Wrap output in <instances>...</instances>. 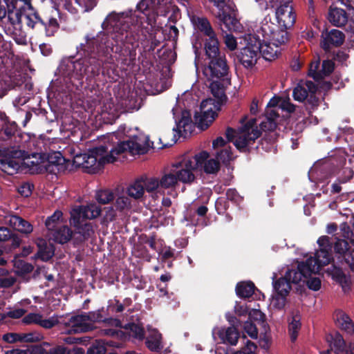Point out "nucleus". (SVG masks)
Here are the masks:
<instances>
[{"mask_svg": "<svg viewBox=\"0 0 354 354\" xmlns=\"http://www.w3.org/2000/svg\"><path fill=\"white\" fill-rule=\"evenodd\" d=\"M127 13L111 12L102 26L111 30L112 35L104 32L93 37L87 35L84 37L85 42L77 46V58L70 56L62 59L57 70L66 84L80 89L84 78L88 84L103 81L102 78L105 77L115 81V62L125 66L134 64L140 30L131 27Z\"/></svg>", "mask_w": 354, "mask_h": 354, "instance_id": "obj_1", "label": "nucleus"}, {"mask_svg": "<svg viewBox=\"0 0 354 354\" xmlns=\"http://www.w3.org/2000/svg\"><path fill=\"white\" fill-rule=\"evenodd\" d=\"M207 63L203 74L210 82L209 88L215 99L203 100L200 105V112L196 111L194 118L201 130L207 129L217 116L213 109L221 106L227 99L225 87L230 84L229 66L225 55L221 52L219 46L205 50Z\"/></svg>", "mask_w": 354, "mask_h": 354, "instance_id": "obj_2", "label": "nucleus"}, {"mask_svg": "<svg viewBox=\"0 0 354 354\" xmlns=\"http://www.w3.org/2000/svg\"><path fill=\"white\" fill-rule=\"evenodd\" d=\"M6 15L15 29L21 30L24 23L28 28L44 32L47 37L53 36L59 27L57 19L41 17L35 10L31 0H0V19Z\"/></svg>", "mask_w": 354, "mask_h": 354, "instance_id": "obj_3", "label": "nucleus"}, {"mask_svg": "<svg viewBox=\"0 0 354 354\" xmlns=\"http://www.w3.org/2000/svg\"><path fill=\"white\" fill-rule=\"evenodd\" d=\"M102 209L96 203L80 205L71 212L70 223L75 227V243L77 244L88 241L95 234V226L88 219L99 216Z\"/></svg>", "mask_w": 354, "mask_h": 354, "instance_id": "obj_4", "label": "nucleus"}, {"mask_svg": "<svg viewBox=\"0 0 354 354\" xmlns=\"http://www.w3.org/2000/svg\"><path fill=\"white\" fill-rule=\"evenodd\" d=\"M334 251L336 261H334L332 277L344 288L351 283L350 276L346 271L354 272V250H351L347 241L337 239L334 243Z\"/></svg>", "mask_w": 354, "mask_h": 354, "instance_id": "obj_5", "label": "nucleus"}, {"mask_svg": "<svg viewBox=\"0 0 354 354\" xmlns=\"http://www.w3.org/2000/svg\"><path fill=\"white\" fill-rule=\"evenodd\" d=\"M260 5L265 3V10L274 8L275 10V19L277 23L284 28H290L295 23L296 14L292 7V0H255Z\"/></svg>", "mask_w": 354, "mask_h": 354, "instance_id": "obj_6", "label": "nucleus"}, {"mask_svg": "<svg viewBox=\"0 0 354 354\" xmlns=\"http://www.w3.org/2000/svg\"><path fill=\"white\" fill-rule=\"evenodd\" d=\"M241 123L240 129L244 134L236 139L234 144L239 151L250 152L254 149L255 140L261 136V132L258 129L254 118L248 120L244 117L241 118Z\"/></svg>", "mask_w": 354, "mask_h": 354, "instance_id": "obj_7", "label": "nucleus"}, {"mask_svg": "<svg viewBox=\"0 0 354 354\" xmlns=\"http://www.w3.org/2000/svg\"><path fill=\"white\" fill-rule=\"evenodd\" d=\"M150 144L151 142L148 136L139 134L135 135L127 140L120 142L114 149L116 151V155L127 151L131 155L145 154L151 147Z\"/></svg>", "mask_w": 354, "mask_h": 354, "instance_id": "obj_8", "label": "nucleus"}, {"mask_svg": "<svg viewBox=\"0 0 354 354\" xmlns=\"http://www.w3.org/2000/svg\"><path fill=\"white\" fill-rule=\"evenodd\" d=\"M154 0H140L136 6V10L131 16L136 27L140 30L144 23L151 28L156 24L157 15L154 12Z\"/></svg>", "mask_w": 354, "mask_h": 354, "instance_id": "obj_9", "label": "nucleus"}, {"mask_svg": "<svg viewBox=\"0 0 354 354\" xmlns=\"http://www.w3.org/2000/svg\"><path fill=\"white\" fill-rule=\"evenodd\" d=\"M245 40L247 44L239 53L237 58L245 68H252L256 64L259 58L258 51L260 46H257V44L259 42V37L249 34L245 37Z\"/></svg>", "mask_w": 354, "mask_h": 354, "instance_id": "obj_10", "label": "nucleus"}, {"mask_svg": "<svg viewBox=\"0 0 354 354\" xmlns=\"http://www.w3.org/2000/svg\"><path fill=\"white\" fill-rule=\"evenodd\" d=\"M26 158L25 151L8 149L3 158L0 159V169L9 174L17 173L24 165Z\"/></svg>", "mask_w": 354, "mask_h": 354, "instance_id": "obj_11", "label": "nucleus"}, {"mask_svg": "<svg viewBox=\"0 0 354 354\" xmlns=\"http://www.w3.org/2000/svg\"><path fill=\"white\" fill-rule=\"evenodd\" d=\"M116 151L114 147L110 151V153L105 158L97 159L93 156H89L84 153L83 156L82 166L87 170L88 173L96 174L103 169L104 166L107 163H113L116 160Z\"/></svg>", "mask_w": 354, "mask_h": 354, "instance_id": "obj_12", "label": "nucleus"}, {"mask_svg": "<svg viewBox=\"0 0 354 354\" xmlns=\"http://www.w3.org/2000/svg\"><path fill=\"white\" fill-rule=\"evenodd\" d=\"M330 348L321 352V354H354V345H347L342 335L338 332L327 336Z\"/></svg>", "mask_w": 354, "mask_h": 354, "instance_id": "obj_13", "label": "nucleus"}, {"mask_svg": "<svg viewBox=\"0 0 354 354\" xmlns=\"http://www.w3.org/2000/svg\"><path fill=\"white\" fill-rule=\"evenodd\" d=\"M223 32L236 30L239 22L236 17L234 10L229 5H224L216 16Z\"/></svg>", "mask_w": 354, "mask_h": 354, "instance_id": "obj_14", "label": "nucleus"}, {"mask_svg": "<svg viewBox=\"0 0 354 354\" xmlns=\"http://www.w3.org/2000/svg\"><path fill=\"white\" fill-rule=\"evenodd\" d=\"M344 39L345 35L342 31L326 28L322 32L320 46L325 52H329L332 48L340 46Z\"/></svg>", "mask_w": 354, "mask_h": 354, "instance_id": "obj_15", "label": "nucleus"}, {"mask_svg": "<svg viewBox=\"0 0 354 354\" xmlns=\"http://www.w3.org/2000/svg\"><path fill=\"white\" fill-rule=\"evenodd\" d=\"M347 156L344 149H338L325 160L322 169L326 170L330 176L336 175L340 168L345 166Z\"/></svg>", "mask_w": 354, "mask_h": 354, "instance_id": "obj_16", "label": "nucleus"}, {"mask_svg": "<svg viewBox=\"0 0 354 354\" xmlns=\"http://www.w3.org/2000/svg\"><path fill=\"white\" fill-rule=\"evenodd\" d=\"M16 135L21 137V132L18 124L10 120L3 112H0V140L7 141L15 138Z\"/></svg>", "mask_w": 354, "mask_h": 354, "instance_id": "obj_17", "label": "nucleus"}, {"mask_svg": "<svg viewBox=\"0 0 354 354\" xmlns=\"http://www.w3.org/2000/svg\"><path fill=\"white\" fill-rule=\"evenodd\" d=\"M311 262V259L301 261L298 263L297 270H288L285 275L291 283L297 284L302 280V278L308 279L313 274H315Z\"/></svg>", "mask_w": 354, "mask_h": 354, "instance_id": "obj_18", "label": "nucleus"}, {"mask_svg": "<svg viewBox=\"0 0 354 354\" xmlns=\"http://www.w3.org/2000/svg\"><path fill=\"white\" fill-rule=\"evenodd\" d=\"M196 26L201 32L207 37L204 41V50L207 49V47L211 48L213 46L214 47L219 46L217 36L207 18L198 17L196 21Z\"/></svg>", "mask_w": 354, "mask_h": 354, "instance_id": "obj_19", "label": "nucleus"}, {"mask_svg": "<svg viewBox=\"0 0 354 354\" xmlns=\"http://www.w3.org/2000/svg\"><path fill=\"white\" fill-rule=\"evenodd\" d=\"M175 169H173L175 174L177 181H180L183 183H191L195 180V176L193 171L195 170L192 167V160H186L185 158L173 165Z\"/></svg>", "mask_w": 354, "mask_h": 354, "instance_id": "obj_20", "label": "nucleus"}, {"mask_svg": "<svg viewBox=\"0 0 354 354\" xmlns=\"http://www.w3.org/2000/svg\"><path fill=\"white\" fill-rule=\"evenodd\" d=\"M88 320L86 313H84L71 317L68 324L75 333H85L91 331L94 328L93 324L88 323Z\"/></svg>", "mask_w": 354, "mask_h": 354, "instance_id": "obj_21", "label": "nucleus"}, {"mask_svg": "<svg viewBox=\"0 0 354 354\" xmlns=\"http://www.w3.org/2000/svg\"><path fill=\"white\" fill-rule=\"evenodd\" d=\"M312 259L311 265L313 266V272L315 274L319 272L321 268L327 266L333 259L331 250L320 248L317 251L314 257H309Z\"/></svg>", "mask_w": 354, "mask_h": 354, "instance_id": "obj_22", "label": "nucleus"}, {"mask_svg": "<svg viewBox=\"0 0 354 354\" xmlns=\"http://www.w3.org/2000/svg\"><path fill=\"white\" fill-rule=\"evenodd\" d=\"M65 158L62 153L58 151H54L48 154L46 162H44V167L46 172L55 174L64 168Z\"/></svg>", "mask_w": 354, "mask_h": 354, "instance_id": "obj_23", "label": "nucleus"}, {"mask_svg": "<svg viewBox=\"0 0 354 354\" xmlns=\"http://www.w3.org/2000/svg\"><path fill=\"white\" fill-rule=\"evenodd\" d=\"M87 317L89 318L91 322H103L110 325H116L120 324V321L117 319L109 317V308L105 309L102 307L95 311H91L86 313Z\"/></svg>", "mask_w": 354, "mask_h": 354, "instance_id": "obj_24", "label": "nucleus"}, {"mask_svg": "<svg viewBox=\"0 0 354 354\" xmlns=\"http://www.w3.org/2000/svg\"><path fill=\"white\" fill-rule=\"evenodd\" d=\"M333 318L336 326L348 334L354 333V323L350 317L343 310H337L334 313Z\"/></svg>", "mask_w": 354, "mask_h": 354, "instance_id": "obj_25", "label": "nucleus"}, {"mask_svg": "<svg viewBox=\"0 0 354 354\" xmlns=\"http://www.w3.org/2000/svg\"><path fill=\"white\" fill-rule=\"evenodd\" d=\"M328 20L337 27H342L348 21V15L345 10L330 6L328 12Z\"/></svg>", "mask_w": 354, "mask_h": 354, "instance_id": "obj_26", "label": "nucleus"}, {"mask_svg": "<svg viewBox=\"0 0 354 354\" xmlns=\"http://www.w3.org/2000/svg\"><path fill=\"white\" fill-rule=\"evenodd\" d=\"M275 19L272 20L270 14L266 15L261 23L260 28L257 30V35L262 37L261 40H265L266 37H270L273 31H276L279 24L274 23ZM256 35V34H254Z\"/></svg>", "mask_w": 354, "mask_h": 354, "instance_id": "obj_27", "label": "nucleus"}, {"mask_svg": "<svg viewBox=\"0 0 354 354\" xmlns=\"http://www.w3.org/2000/svg\"><path fill=\"white\" fill-rule=\"evenodd\" d=\"M192 120L189 115H185V114L182 115L180 120L176 122L175 127L173 128L174 135L171 139V143L164 144L163 147H167L169 146H171L175 144L178 139L182 136V129L186 133L187 132V127L191 126Z\"/></svg>", "mask_w": 354, "mask_h": 354, "instance_id": "obj_28", "label": "nucleus"}, {"mask_svg": "<svg viewBox=\"0 0 354 354\" xmlns=\"http://www.w3.org/2000/svg\"><path fill=\"white\" fill-rule=\"evenodd\" d=\"M218 335L224 344L231 346L236 345L240 335L238 328L236 327H228L227 328H221L218 332Z\"/></svg>", "mask_w": 354, "mask_h": 354, "instance_id": "obj_29", "label": "nucleus"}, {"mask_svg": "<svg viewBox=\"0 0 354 354\" xmlns=\"http://www.w3.org/2000/svg\"><path fill=\"white\" fill-rule=\"evenodd\" d=\"M52 239L58 243L64 244L69 241L73 236V232L67 225H60L50 231Z\"/></svg>", "mask_w": 354, "mask_h": 354, "instance_id": "obj_30", "label": "nucleus"}, {"mask_svg": "<svg viewBox=\"0 0 354 354\" xmlns=\"http://www.w3.org/2000/svg\"><path fill=\"white\" fill-rule=\"evenodd\" d=\"M9 225L15 230L28 234L32 232V225L27 221L17 215H12L8 220Z\"/></svg>", "mask_w": 354, "mask_h": 354, "instance_id": "obj_31", "label": "nucleus"}, {"mask_svg": "<svg viewBox=\"0 0 354 354\" xmlns=\"http://www.w3.org/2000/svg\"><path fill=\"white\" fill-rule=\"evenodd\" d=\"M287 29L288 28L281 27L279 24L276 31H273V34L270 35V37H266V39L263 40V41L272 43V44L275 46V47H279V46L285 44L288 39Z\"/></svg>", "mask_w": 354, "mask_h": 354, "instance_id": "obj_32", "label": "nucleus"}, {"mask_svg": "<svg viewBox=\"0 0 354 354\" xmlns=\"http://www.w3.org/2000/svg\"><path fill=\"white\" fill-rule=\"evenodd\" d=\"M11 241L9 250H15L20 246L21 239L17 234L13 233L6 227H0V242Z\"/></svg>", "mask_w": 354, "mask_h": 354, "instance_id": "obj_33", "label": "nucleus"}, {"mask_svg": "<svg viewBox=\"0 0 354 354\" xmlns=\"http://www.w3.org/2000/svg\"><path fill=\"white\" fill-rule=\"evenodd\" d=\"M301 315L298 310L291 312V320L288 324V331L292 342H295L301 328Z\"/></svg>", "mask_w": 354, "mask_h": 354, "instance_id": "obj_34", "label": "nucleus"}, {"mask_svg": "<svg viewBox=\"0 0 354 354\" xmlns=\"http://www.w3.org/2000/svg\"><path fill=\"white\" fill-rule=\"evenodd\" d=\"M256 290H257V288L254 283L250 281H241L237 283L236 286V293L242 299L251 297Z\"/></svg>", "mask_w": 354, "mask_h": 354, "instance_id": "obj_35", "label": "nucleus"}, {"mask_svg": "<svg viewBox=\"0 0 354 354\" xmlns=\"http://www.w3.org/2000/svg\"><path fill=\"white\" fill-rule=\"evenodd\" d=\"M39 248L37 252V257L41 259L44 261H48L55 254V247L51 243H48L44 240H41L40 243L37 244Z\"/></svg>", "mask_w": 354, "mask_h": 354, "instance_id": "obj_36", "label": "nucleus"}, {"mask_svg": "<svg viewBox=\"0 0 354 354\" xmlns=\"http://www.w3.org/2000/svg\"><path fill=\"white\" fill-rule=\"evenodd\" d=\"M143 177L136 180L127 188L126 194L134 199H139L144 195Z\"/></svg>", "mask_w": 354, "mask_h": 354, "instance_id": "obj_37", "label": "nucleus"}, {"mask_svg": "<svg viewBox=\"0 0 354 354\" xmlns=\"http://www.w3.org/2000/svg\"><path fill=\"white\" fill-rule=\"evenodd\" d=\"M259 37V42L257 44V46H260L259 51H258L259 57L260 55L266 59L268 61H271L277 57V50H274L272 47L270 46L272 43L263 42V40Z\"/></svg>", "mask_w": 354, "mask_h": 354, "instance_id": "obj_38", "label": "nucleus"}, {"mask_svg": "<svg viewBox=\"0 0 354 354\" xmlns=\"http://www.w3.org/2000/svg\"><path fill=\"white\" fill-rule=\"evenodd\" d=\"M273 287L279 296H287L291 290V283L286 275L273 283Z\"/></svg>", "mask_w": 354, "mask_h": 354, "instance_id": "obj_39", "label": "nucleus"}, {"mask_svg": "<svg viewBox=\"0 0 354 354\" xmlns=\"http://www.w3.org/2000/svg\"><path fill=\"white\" fill-rule=\"evenodd\" d=\"M124 328L129 333V337L138 340L144 339L145 331L141 325L131 322L125 324Z\"/></svg>", "mask_w": 354, "mask_h": 354, "instance_id": "obj_40", "label": "nucleus"}, {"mask_svg": "<svg viewBox=\"0 0 354 354\" xmlns=\"http://www.w3.org/2000/svg\"><path fill=\"white\" fill-rule=\"evenodd\" d=\"M248 319L250 321L252 319L258 322V324L262 328L264 331H270V326L266 322V316L260 310L252 309L248 313Z\"/></svg>", "mask_w": 354, "mask_h": 354, "instance_id": "obj_41", "label": "nucleus"}, {"mask_svg": "<svg viewBox=\"0 0 354 354\" xmlns=\"http://www.w3.org/2000/svg\"><path fill=\"white\" fill-rule=\"evenodd\" d=\"M254 149H256L258 152H261V150L266 152H270L274 148V138L271 135L266 134L265 136L259 141L258 145H254Z\"/></svg>", "mask_w": 354, "mask_h": 354, "instance_id": "obj_42", "label": "nucleus"}, {"mask_svg": "<svg viewBox=\"0 0 354 354\" xmlns=\"http://www.w3.org/2000/svg\"><path fill=\"white\" fill-rule=\"evenodd\" d=\"M162 336L160 333L149 335L145 342L147 347L153 352H159L162 348L161 344Z\"/></svg>", "mask_w": 354, "mask_h": 354, "instance_id": "obj_43", "label": "nucleus"}, {"mask_svg": "<svg viewBox=\"0 0 354 354\" xmlns=\"http://www.w3.org/2000/svg\"><path fill=\"white\" fill-rule=\"evenodd\" d=\"M159 180L162 190L173 188L178 183L174 170L171 172L165 174Z\"/></svg>", "mask_w": 354, "mask_h": 354, "instance_id": "obj_44", "label": "nucleus"}, {"mask_svg": "<svg viewBox=\"0 0 354 354\" xmlns=\"http://www.w3.org/2000/svg\"><path fill=\"white\" fill-rule=\"evenodd\" d=\"M143 183L145 184L144 191L146 190L147 192H157L158 193L162 191L160 180L157 178H143Z\"/></svg>", "mask_w": 354, "mask_h": 354, "instance_id": "obj_45", "label": "nucleus"}, {"mask_svg": "<svg viewBox=\"0 0 354 354\" xmlns=\"http://www.w3.org/2000/svg\"><path fill=\"white\" fill-rule=\"evenodd\" d=\"M62 215L63 214L62 211L56 210L51 216L46 218L45 225L49 232L61 225L59 221L62 218Z\"/></svg>", "mask_w": 354, "mask_h": 354, "instance_id": "obj_46", "label": "nucleus"}, {"mask_svg": "<svg viewBox=\"0 0 354 354\" xmlns=\"http://www.w3.org/2000/svg\"><path fill=\"white\" fill-rule=\"evenodd\" d=\"M115 198L113 192L109 189L99 190L96 192L95 199L102 205L108 204Z\"/></svg>", "mask_w": 354, "mask_h": 354, "instance_id": "obj_47", "label": "nucleus"}, {"mask_svg": "<svg viewBox=\"0 0 354 354\" xmlns=\"http://www.w3.org/2000/svg\"><path fill=\"white\" fill-rule=\"evenodd\" d=\"M15 267L17 268V274L21 277L32 272L34 270L32 264L24 261H18L16 263Z\"/></svg>", "mask_w": 354, "mask_h": 354, "instance_id": "obj_48", "label": "nucleus"}, {"mask_svg": "<svg viewBox=\"0 0 354 354\" xmlns=\"http://www.w3.org/2000/svg\"><path fill=\"white\" fill-rule=\"evenodd\" d=\"M308 91L302 84V82H299L292 91V97L294 100L298 102H304L306 98L308 97Z\"/></svg>", "mask_w": 354, "mask_h": 354, "instance_id": "obj_49", "label": "nucleus"}, {"mask_svg": "<svg viewBox=\"0 0 354 354\" xmlns=\"http://www.w3.org/2000/svg\"><path fill=\"white\" fill-rule=\"evenodd\" d=\"M216 159L219 162L221 161L223 165L227 167L230 161L233 159V154L230 147L221 149L216 153Z\"/></svg>", "mask_w": 354, "mask_h": 354, "instance_id": "obj_50", "label": "nucleus"}, {"mask_svg": "<svg viewBox=\"0 0 354 354\" xmlns=\"http://www.w3.org/2000/svg\"><path fill=\"white\" fill-rule=\"evenodd\" d=\"M337 174H339L337 181L339 183H346L353 178L354 171L351 167L343 166Z\"/></svg>", "mask_w": 354, "mask_h": 354, "instance_id": "obj_51", "label": "nucleus"}, {"mask_svg": "<svg viewBox=\"0 0 354 354\" xmlns=\"http://www.w3.org/2000/svg\"><path fill=\"white\" fill-rule=\"evenodd\" d=\"M115 207L120 212L129 210L131 208V201L128 196H118L115 200Z\"/></svg>", "mask_w": 354, "mask_h": 354, "instance_id": "obj_52", "label": "nucleus"}, {"mask_svg": "<svg viewBox=\"0 0 354 354\" xmlns=\"http://www.w3.org/2000/svg\"><path fill=\"white\" fill-rule=\"evenodd\" d=\"M320 65V60L319 59L313 61L309 66L308 75L311 77L315 81H319L322 80L320 71H318Z\"/></svg>", "mask_w": 354, "mask_h": 354, "instance_id": "obj_53", "label": "nucleus"}, {"mask_svg": "<svg viewBox=\"0 0 354 354\" xmlns=\"http://www.w3.org/2000/svg\"><path fill=\"white\" fill-rule=\"evenodd\" d=\"M203 169L207 174H216L220 170V162L217 159L207 160L203 165Z\"/></svg>", "mask_w": 354, "mask_h": 354, "instance_id": "obj_54", "label": "nucleus"}, {"mask_svg": "<svg viewBox=\"0 0 354 354\" xmlns=\"http://www.w3.org/2000/svg\"><path fill=\"white\" fill-rule=\"evenodd\" d=\"M209 158V153L203 151L197 154H195L193 157L194 161H192V167L194 169H198L199 167H201L203 165H205V162Z\"/></svg>", "mask_w": 354, "mask_h": 354, "instance_id": "obj_55", "label": "nucleus"}, {"mask_svg": "<svg viewBox=\"0 0 354 354\" xmlns=\"http://www.w3.org/2000/svg\"><path fill=\"white\" fill-rule=\"evenodd\" d=\"M26 310L24 308H17L9 310L6 313L0 314V321L4 320L6 317H10L12 319H19L23 317Z\"/></svg>", "mask_w": 354, "mask_h": 354, "instance_id": "obj_56", "label": "nucleus"}, {"mask_svg": "<svg viewBox=\"0 0 354 354\" xmlns=\"http://www.w3.org/2000/svg\"><path fill=\"white\" fill-rule=\"evenodd\" d=\"M33 189V184L24 182L17 187V192L21 196L28 198L32 194Z\"/></svg>", "mask_w": 354, "mask_h": 354, "instance_id": "obj_57", "label": "nucleus"}, {"mask_svg": "<svg viewBox=\"0 0 354 354\" xmlns=\"http://www.w3.org/2000/svg\"><path fill=\"white\" fill-rule=\"evenodd\" d=\"M244 331L252 338L257 339L258 330L254 324L251 321H245L243 326Z\"/></svg>", "mask_w": 354, "mask_h": 354, "instance_id": "obj_58", "label": "nucleus"}, {"mask_svg": "<svg viewBox=\"0 0 354 354\" xmlns=\"http://www.w3.org/2000/svg\"><path fill=\"white\" fill-rule=\"evenodd\" d=\"M108 148L106 146L100 145L97 147L92 148L89 149L87 154L89 156H93L97 158V159L100 160L101 158H105L107 155Z\"/></svg>", "mask_w": 354, "mask_h": 354, "instance_id": "obj_59", "label": "nucleus"}, {"mask_svg": "<svg viewBox=\"0 0 354 354\" xmlns=\"http://www.w3.org/2000/svg\"><path fill=\"white\" fill-rule=\"evenodd\" d=\"M21 342H36L42 339V335L38 333H20Z\"/></svg>", "mask_w": 354, "mask_h": 354, "instance_id": "obj_60", "label": "nucleus"}, {"mask_svg": "<svg viewBox=\"0 0 354 354\" xmlns=\"http://www.w3.org/2000/svg\"><path fill=\"white\" fill-rule=\"evenodd\" d=\"M257 346L255 343L247 339L245 346L240 351H236L234 354H256Z\"/></svg>", "mask_w": 354, "mask_h": 354, "instance_id": "obj_61", "label": "nucleus"}, {"mask_svg": "<svg viewBox=\"0 0 354 354\" xmlns=\"http://www.w3.org/2000/svg\"><path fill=\"white\" fill-rule=\"evenodd\" d=\"M335 64L331 60H324L322 65L320 73L322 80L325 77L329 75L334 71Z\"/></svg>", "mask_w": 354, "mask_h": 354, "instance_id": "obj_62", "label": "nucleus"}, {"mask_svg": "<svg viewBox=\"0 0 354 354\" xmlns=\"http://www.w3.org/2000/svg\"><path fill=\"white\" fill-rule=\"evenodd\" d=\"M225 196V198L228 201H232L235 204H239L243 200V198L240 196L239 192L234 188L228 189L226 192Z\"/></svg>", "mask_w": 354, "mask_h": 354, "instance_id": "obj_63", "label": "nucleus"}, {"mask_svg": "<svg viewBox=\"0 0 354 354\" xmlns=\"http://www.w3.org/2000/svg\"><path fill=\"white\" fill-rule=\"evenodd\" d=\"M229 201L225 197H219L215 203V207L218 214H224L229 208Z\"/></svg>", "mask_w": 354, "mask_h": 354, "instance_id": "obj_64", "label": "nucleus"}]
</instances>
